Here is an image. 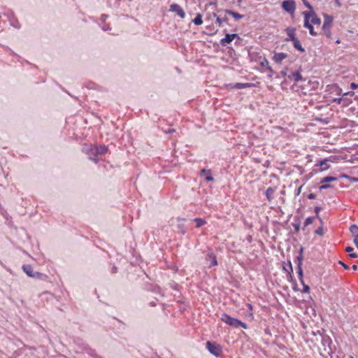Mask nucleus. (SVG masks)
I'll return each mask as SVG.
<instances>
[{"mask_svg": "<svg viewBox=\"0 0 358 358\" xmlns=\"http://www.w3.org/2000/svg\"><path fill=\"white\" fill-rule=\"evenodd\" d=\"M213 15L214 17L216 18V23L218 24L219 27H221L223 22H228V17L226 16L221 17L220 16H217L215 13H213Z\"/></svg>", "mask_w": 358, "mask_h": 358, "instance_id": "nucleus-18", "label": "nucleus"}, {"mask_svg": "<svg viewBox=\"0 0 358 358\" xmlns=\"http://www.w3.org/2000/svg\"><path fill=\"white\" fill-rule=\"evenodd\" d=\"M338 264H341L345 270L349 269V266L342 261H339Z\"/></svg>", "mask_w": 358, "mask_h": 358, "instance_id": "nucleus-37", "label": "nucleus"}, {"mask_svg": "<svg viewBox=\"0 0 358 358\" xmlns=\"http://www.w3.org/2000/svg\"><path fill=\"white\" fill-rule=\"evenodd\" d=\"M287 57V54L284 52H275L273 59L277 64H280L282 61Z\"/></svg>", "mask_w": 358, "mask_h": 358, "instance_id": "nucleus-13", "label": "nucleus"}, {"mask_svg": "<svg viewBox=\"0 0 358 358\" xmlns=\"http://www.w3.org/2000/svg\"><path fill=\"white\" fill-rule=\"evenodd\" d=\"M22 269L28 276L31 278H41V276L43 275L42 273L37 271H34L32 266L29 264L23 265Z\"/></svg>", "mask_w": 358, "mask_h": 358, "instance_id": "nucleus-5", "label": "nucleus"}, {"mask_svg": "<svg viewBox=\"0 0 358 358\" xmlns=\"http://www.w3.org/2000/svg\"><path fill=\"white\" fill-rule=\"evenodd\" d=\"M205 180L208 181V182L213 181L214 180V178L211 176V173L210 174L208 173L205 176Z\"/></svg>", "mask_w": 358, "mask_h": 358, "instance_id": "nucleus-34", "label": "nucleus"}, {"mask_svg": "<svg viewBox=\"0 0 358 358\" xmlns=\"http://www.w3.org/2000/svg\"><path fill=\"white\" fill-rule=\"evenodd\" d=\"M84 349L85 350V352L92 356V357H96V352L94 350H93L92 348H91L90 346H88L87 345H85L84 347Z\"/></svg>", "mask_w": 358, "mask_h": 358, "instance_id": "nucleus-26", "label": "nucleus"}, {"mask_svg": "<svg viewBox=\"0 0 358 358\" xmlns=\"http://www.w3.org/2000/svg\"><path fill=\"white\" fill-rule=\"evenodd\" d=\"M284 270H285V271L288 272V273H289V275L290 278H292V275H291V272H290V271H289V270L286 269V268H284Z\"/></svg>", "mask_w": 358, "mask_h": 358, "instance_id": "nucleus-48", "label": "nucleus"}, {"mask_svg": "<svg viewBox=\"0 0 358 358\" xmlns=\"http://www.w3.org/2000/svg\"><path fill=\"white\" fill-rule=\"evenodd\" d=\"M322 185L320 187V189L322 190V189H327V188H329L331 187V186L329 184H323L322 183Z\"/></svg>", "mask_w": 358, "mask_h": 358, "instance_id": "nucleus-36", "label": "nucleus"}, {"mask_svg": "<svg viewBox=\"0 0 358 358\" xmlns=\"http://www.w3.org/2000/svg\"><path fill=\"white\" fill-rule=\"evenodd\" d=\"M327 160H323L320 162V166L322 167V170H325L328 168V166L327 164Z\"/></svg>", "mask_w": 358, "mask_h": 358, "instance_id": "nucleus-32", "label": "nucleus"}, {"mask_svg": "<svg viewBox=\"0 0 358 358\" xmlns=\"http://www.w3.org/2000/svg\"><path fill=\"white\" fill-rule=\"evenodd\" d=\"M323 17H324V23L323 24L325 25V26H331L332 27V24H333V20H334V18L331 15H329L327 13H324L323 14Z\"/></svg>", "mask_w": 358, "mask_h": 358, "instance_id": "nucleus-16", "label": "nucleus"}, {"mask_svg": "<svg viewBox=\"0 0 358 358\" xmlns=\"http://www.w3.org/2000/svg\"><path fill=\"white\" fill-rule=\"evenodd\" d=\"M224 12L229 15H232L236 20H238L243 17V15L236 13L231 10H225Z\"/></svg>", "mask_w": 358, "mask_h": 358, "instance_id": "nucleus-21", "label": "nucleus"}, {"mask_svg": "<svg viewBox=\"0 0 358 358\" xmlns=\"http://www.w3.org/2000/svg\"><path fill=\"white\" fill-rule=\"evenodd\" d=\"M285 31H286V33L287 34V37L285 38V41H286V42L292 41V42L294 40L297 38L296 37V34H295L296 29H295V28L287 27L285 29Z\"/></svg>", "mask_w": 358, "mask_h": 358, "instance_id": "nucleus-12", "label": "nucleus"}, {"mask_svg": "<svg viewBox=\"0 0 358 358\" xmlns=\"http://www.w3.org/2000/svg\"><path fill=\"white\" fill-rule=\"evenodd\" d=\"M303 285V290L302 292L304 293H309L310 292V287L308 285H306L304 282L302 284Z\"/></svg>", "mask_w": 358, "mask_h": 358, "instance_id": "nucleus-33", "label": "nucleus"}, {"mask_svg": "<svg viewBox=\"0 0 358 358\" xmlns=\"http://www.w3.org/2000/svg\"><path fill=\"white\" fill-rule=\"evenodd\" d=\"M315 219V217H308L306 219L305 222H304V226H303V229L304 230L305 229V227H306L307 226L311 224L314 220Z\"/></svg>", "mask_w": 358, "mask_h": 358, "instance_id": "nucleus-28", "label": "nucleus"}, {"mask_svg": "<svg viewBox=\"0 0 358 358\" xmlns=\"http://www.w3.org/2000/svg\"><path fill=\"white\" fill-rule=\"evenodd\" d=\"M288 266H289V268L290 270V272H292V266L291 262H289Z\"/></svg>", "mask_w": 358, "mask_h": 358, "instance_id": "nucleus-44", "label": "nucleus"}, {"mask_svg": "<svg viewBox=\"0 0 358 358\" xmlns=\"http://www.w3.org/2000/svg\"><path fill=\"white\" fill-rule=\"evenodd\" d=\"M108 150L107 146L101 145L99 146H90L85 149V152L89 155V159L97 164L99 162L97 156L106 155Z\"/></svg>", "mask_w": 358, "mask_h": 358, "instance_id": "nucleus-1", "label": "nucleus"}, {"mask_svg": "<svg viewBox=\"0 0 358 358\" xmlns=\"http://www.w3.org/2000/svg\"><path fill=\"white\" fill-rule=\"evenodd\" d=\"M178 227L180 229L182 233L184 234L185 233V231L183 229V225H179Z\"/></svg>", "mask_w": 358, "mask_h": 358, "instance_id": "nucleus-43", "label": "nucleus"}, {"mask_svg": "<svg viewBox=\"0 0 358 358\" xmlns=\"http://www.w3.org/2000/svg\"><path fill=\"white\" fill-rule=\"evenodd\" d=\"M173 131H174V130H173V129H172V130L169 129V131H166V133H171V132H173Z\"/></svg>", "mask_w": 358, "mask_h": 358, "instance_id": "nucleus-55", "label": "nucleus"}, {"mask_svg": "<svg viewBox=\"0 0 358 358\" xmlns=\"http://www.w3.org/2000/svg\"><path fill=\"white\" fill-rule=\"evenodd\" d=\"M206 259V260L210 262L209 267H212V266L217 265L216 256L213 252H209L207 254Z\"/></svg>", "mask_w": 358, "mask_h": 358, "instance_id": "nucleus-14", "label": "nucleus"}, {"mask_svg": "<svg viewBox=\"0 0 358 358\" xmlns=\"http://www.w3.org/2000/svg\"><path fill=\"white\" fill-rule=\"evenodd\" d=\"M170 11L176 13L181 18H184L185 17V12L182 8L177 3H173L170 6Z\"/></svg>", "mask_w": 358, "mask_h": 358, "instance_id": "nucleus-6", "label": "nucleus"}, {"mask_svg": "<svg viewBox=\"0 0 358 358\" xmlns=\"http://www.w3.org/2000/svg\"><path fill=\"white\" fill-rule=\"evenodd\" d=\"M281 74H282L283 76H288L285 71H281Z\"/></svg>", "mask_w": 358, "mask_h": 358, "instance_id": "nucleus-50", "label": "nucleus"}, {"mask_svg": "<svg viewBox=\"0 0 358 358\" xmlns=\"http://www.w3.org/2000/svg\"><path fill=\"white\" fill-rule=\"evenodd\" d=\"M116 269H117V268H116V267H113V273L116 272Z\"/></svg>", "mask_w": 358, "mask_h": 358, "instance_id": "nucleus-56", "label": "nucleus"}, {"mask_svg": "<svg viewBox=\"0 0 358 358\" xmlns=\"http://www.w3.org/2000/svg\"><path fill=\"white\" fill-rule=\"evenodd\" d=\"M336 180H337V178H336V177L327 176V177L323 178L320 182L326 183V182H334V181H336Z\"/></svg>", "mask_w": 358, "mask_h": 358, "instance_id": "nucleus-27", "label": "nucleus"}, {"mask_svg": "<svg viewBox=\"0 0 358 358\" xmlns=\"http://www.w3.org/2000/svg\"><path fill=\"white\" fill-rule=\"evenodd\" d=\"M303 14L304 16H305V14H309V20L310 19V21H311L310 24H312V25L313 24H316V25L320 24L321 20H320V18H319L317 17V15H316V13L314 11H309V12L304 11L303 13Z\"/></svg>", "mask_w": 358, "mask_h": 358, "instance_id": "nucleus-10", "label": "nucleus"}, {"mask_svg": "<svg viewBox=\"0 0 358 358\" xmlns=\"http://www.w3.org/2000/svg\"><path fill=\"white\" fill-rule=\"evenodd\" d=\"M353 250H354V248H353L352 247H351V246H348V247H346V248H345V251H346L347 252H349V254H350L352 251H353Z\"/></svg>", "mask_w": 358, "mask_h": 358, "instance_id": "nucleus-41", "label": "nucleus"}, {"mask_svg": "<svg viewBox=\"0 0 358 358\" xmlns=\"http://www.w3.org/2000/svg\"><path fill=\"white\" fill-rule=\"evenodd\" d=\"M103 29L104 31H107V30H108V29H109V27H108V26L103 27Z\"/></svg>", "mask_w": 358, "mask_h": 358, "instance_id": "nucleus-53", "label": "nucleus"}, {"mask_svg": "<svg viewBox=\"0 0 358 358\" xmlns=\"http://www.w3.org/2000/svg\"><path fill=\"white\" fill-rule=\"evenodd\" d=\"M293 227L296 232L300 230V224H293Z\"/></svg>", "mask_w": 358, "mask_h": 358, "instance_id": "nucleus-38", "label": "nucleus"}, {"mask_svg": "<svg viewBox=\"0 0 358 358\" xmlns=\"http://www.w3.org/2000/svg\"><path fill=\"white\" fill-rule=\"evenodd\" d=\"M297 273L298 277L299 279V281L301 284H303V270H302V262H303V256L302 255H300L297 257Z\"/></svg>", "mask_w": 358, "mask_h": 358, "instance_id": "nucleus-7", "label": "nucleus"}, {"mask_svg": "<svg viewBox=\"0 0 358 358\" xmlns=\"http://www.w3.org/2000/svg\"><path fill=\"white\" fill-rule=\"evenodd\" d=\"M315 233L317 235H320V236H322L324 234V229H323V227H322V224L315 231Z\"/></svg>", "mask_w": 358, "mask_h": 358, "instance_id": "nucleus-30", "label": "nucleus"}, {"mask_svg": "<svg viewBox=\"0 0 358 358\" xmlns=\"http://www.w3.org/2000/svg\"><path fill=\"white\" fill-rule=\"evenodd\" d=\"M350 87H351V89H352V90H356V89H357V88H358V84H356V83H352L350 84Z\"/></svg>", "mask_w": 358, "mask_h": 358, "instance_id": "nucleus-39", "label": "nucleus"}, {"mask_svg": "<svg viewBox=\"0 0 358 358\" xmlns=\"http://www.w3.org/2000/svg\"><path fill=\"white\" fill-rule=\"evenodd\" d=\"M354 243L355 244V245L358 248V240H354Z\"/></svg>", "mask_w": 358, "mask_h": 358, "instance_id": "nucleus-51", "label": "nucleus"}, {"mask_svg": "<svg viewBox=\"0 0 358 358\" xmlns=\"http://www.w3.org/2000/svg\"><path fill=\"white\" fill-rule=\"evenodd\" d=\"M284 270H285V271L288 272V273H289V275L290 278H292V275H291V272H290V271H289V270L286 269V268H284Z\"/></svg>", "mask_w": 358, "mask_h": 358, "instance_id": "nucleus-49", "label": "nucleus"}, {"mask_svg": "<svg viewBox=\"0 0 358 358\" xmlns=\"http://www.w3.org/2000/svg\"><path fill=\"white\" fill-rule=\"evenodd\" d=\"M350 231L354 237V240H358V226L352 224L350 227Z\"/></svg>", "mask_w": 358, "mask_h": 358, "instance_id": "nucleus-19", "label": "nucleus"}, {"mask_svg": "<svg viewBox=\"0 0 358 358\" xmlns=\"http://www.w3.org/2000/svg\"><path fill=\"white\" fill-rule=\"evenodd\" d=\"M260 64H261V66L262 67L266 68V69L269 71L268 76L269 77H272V75L273 73V71L272 68L269 66V63H268V61L267 60V59L264 58L261 61Z\"/></svg>", "mask_w": 358, "mask_h": 358, "instance_id": "nucleus-15", "label": "nucleus"}, {"mask_svg": "<svg viewBox=\"0 0 358 358\" xmlns=\"http://www.w3.org/2000/svg\"><path fill=\"white\" fill-rule=\"evenodd\" d=\"M281 6L285 11L292 15L296 10V2L294 0H285L282 2Z\"/></svg>", "mask_w": 358, "mask_h": 358, "instance_id": "nucleus-4", "label": "nucleus"}, {"mask_svg": "<svg viewBox=\"0 0 358 358\" xmlns=\"http://www.w3.org/2000/svg\"><path fill=\"white\" fill-rule=\"evenodd\" d=\"M193 22L196 25H201L203 23L202 15L201 13H197L194 19L193 20Z\"/></svg>", "mask_w": 358, "mask_h": 358, "instance_id": "nucleus-24", "label": "nucleus"}, {"mask_svg": "<svg viewBox=\"0 0 358 358\" xmlns=\"http://www.w3.org/2000/svg\"><path fill=\"white\" fill-rule=\"evenodd\" d=\"M206 346L210 353L215 355V357H219L222 355V349L220 344H217L215 342L207 341Z\"/></svg>", "mask_w": 358, "mask_h": 358, "instance_id": "nucleus-3", "label": "nucleus"}, {"mask_svg": "<svg viewBox=\"0 0 358 358\" xmlns=\"http://www.w3.org/2000/svg\"><path fill=\"white\" fill-rule=\"evenodd\" d=\"M229 86H230V87L231 89H244V88H246V87H250L251 85L250 83H235V84H229Z\"/></svg>", "mask_w": 358, "mask_h": 358, "instance_id": "nucleus-17", "label": "nucleus"}, {"mask_svg": "<svg viewBox=\"0 0 358 358\" xmlns=\"http://www.w3.org/2000/svg\"><path fill=\"white\" fill-rule=\"evenodd\" d=\"M335 2H336V3L338 6H341V3H340L339 0H335Z\"/></svg>", "mask_w": 358, "mask_h": 358, "instance_id": "nucleus-52", "label": "nucleus"}, {"mask_svg": "<svg viewBox=\"0 0 358 358\" xmlns=\"http://www.w3.org/2000/svg\"><path fill=\"white\" fill-rule=\"evenodd\" d=\"M293 43V45L294 47L298 50L299 51H300L301 52H305V49L302 47L299 40L298 38H296L295 40H294L292 41Z\"/></svg>", "mask_w": 358, "mask_h": 358, "instance_id": "nucleus-20", "label": "nucleus"}, {"mask_svg": "<svg viewBox=\"0 0 358 358\" xmlns=\"http://www.w3.org/2000/svg\"><path fill=\"white\" fill-rule=\"evenodd\" d=\"M301 71V66H299V69L296 71L291 72V73L287 76L288 78L294 80L296 83L304 80L303 78L302 77L300 73Z\"/></svg>", "mask_w": 358, "mask_h": 358, "instance_id": "nucleus-9", "label": "nucleus"}, {"mask_svg": "<svg viewBox=\"0 0 358 358\" xmlns=\"http://www.w3.org/2000/svg\"><path fill=\"white\" fill-rule=\"evenodd\" d=\"M301 188H302V186H300V187H299V189H298V190H297V193H296V194H297V195H299V194H300L301 190Z\"/></svg>", "mask_w": 358, "mask_h": 358, "instance_id": "nucleus-45", "label": "nucleus"}, {"mask_svg": "<svg viewBox=\"0 0 358 358\" xmlns=\"http://www.w3.org/2000/svg\"><path fill=\"white\" fill-rule=\"evenodd\" d=\"M220 320L223 322L227 324L228 325H229L234 328H238L239 327H241L243 329L248 328V325L246 323H244L236 318L232 317L227 313H222L221 315Z\"/></svg>", "mask_w": 358, "mask_h": 358, "instance_id": "nucleus-2", "label": "nucleus"}, {"mask_svg": "<svg viewBox=\"0 0 358 358\" xmlns=\"http://www.w3.org/2000/svg\"><path fill=\"white\" fill-rule=\"evenodd\" d=\"M349 256H350L351 258H355V257H357V253H354V252H353V253L350 252V253L349 254Z\"/></svg>", "mask_w": 358, "mask_h": 358, "instance_id": "nucleus-42", "label": "nucleus"}, {"mask_svg": "<svg viewBox=\"0 0 358 358\" xmlns=\"http://www.w3.org/2000/svg\"><path fill=\"white\" fill-rule=\"evenodd\" d=\"M304 27L309 30V33L310 35H317V32L315 31L313 26L309 22V14H305Z\"/></svg>", "mask_w": 358, "mask_h": 358, "instance_id": "nucleus-11", "label": "nucleus"}, {"mask_svg": "<svg viewBox=\"0 0 358 358\" xmlns=\"http://www.w3.org/2000/svg\"><path fill=\"white\" fill-rule=\"evenodd\" d=\"M236 38H239L238 35L237 34H227L225 35V37L220 40V44L222 46H227V45L231 43L232 41Z\"/></svg>", "mask_w": 358, "mask_h": 358, "instance_id": "nucleus-8", "label": "nucleus"}, {"mask_svg": "<svg viewBox=\"0 0 358 358\" xmlns=\"http://www.w3.org/2000/svg\"><path fill=\"white\" fill-rule=\"evenodd\" d=\"M208 174V173H211V170L210 169H203L201 170V173H200V175L201 176H202L204 174Z\"/></svg>", "mask_w": 358, "mask_h": 358, "instance_id": "nucleus-35", "label": "nucleus"}, {"mask_svg": "<svg viewBox=\"0 0 358 358\" xmlns=\"http://www.w3.org/2000/svg\"><path fill=\"white\" fill-rule=\"evenodd\" d=\"M194 222L196 223V227H198V228L201 227H202V226H203L204 224H206V220H204L202 218H195L194 220Z\"/></svg>", "mask_w": 358, "mask_h": 358, "instance_id": "nucleus-25", "label": "nucleus"}, {"mask_svg": "<svg viewBox=\"0 0 358 358\" xmlns=\"http://www.w3.org/2000/svg\"><path fill=\"white\" fill-rule=\"evenodd\" d=\"M150 305L151 306H155V302H153V301H152V302H150Z\"/></svg>", "mask_w": 358, "mask_h": 358, "instance_id": "nucleus-54", "label": "nucleus"}, {"mask_svg": "<svg viewBox=\"0 0 358 358\" xmlns=\"http://www.w3.org/2000/svg\"><path fill=\"white\" fill-rule=\"evenodd\" d=\"M331 26H325L324 24L322 25V30L324 31V34L327 38H331Z\"/></svg>", "mask_w": 358, "mask_h": 358, "instance_id": "nucleus-23", "label": "nucleus"}, {"mask_svg": "<svg viewBox=\"0 0 358 358\" xmlns=\"http://www.w3.org/2000/svg\"><path fill=\"white\" fill-rule=\"evenodd\" d=\"M302 1H303V5L306 8H308L310 10V11H313V6L308 3V1L307 0H302Z\"/></svg>", "mask_w": 358, "mask_h": 358, "instance_id": "nucleus-31", "label": "nucleus"}, {"mask_svg": "<svg viewBox=\"0 0 358 358\" xmlns=\"http://www.w3.org/2000/svg\"><path fill=\"white\" fill-rule=\"evenodd\" d=\"M352 268L354 270V271H357V266L354 264L352 266Z\"/></svg>", "mask_w": 358, "mask_h": 358, "instance_id": "nucleus-46", "label": "nucleus"}, {"mask_svg": "<svg viewBox=\"0 0 358 358\" xmlns=\"http://www.w3.org/2000/svg\"><path fill=\"white\" fill-rule=\"evenodd\" d=\"M308 198L309 199H315L316 198V195L313 193H310L308 195Z\"/></svg>", "mask_w": 358, "mask_h": 358, "instance_id": "nucleus-40", "label": "nucleus"}, {"mask_svg": "<svg viewBox=\"0 0 358 358\" xmlns=\"http://www.w3.org/2000/svg\"><path fill=\"white\" fill-rule=\"evenodd\" d=\"M352 358H353V357H352Z\"/></svg>", "mask_w": 358, "mask_h": 358, "instance_id": "nucleus-58", "label": "nucleus"}, {"mask_svg": "<svg viewBox=\"0 0 358 358\" xmlns=\"http://www.w3.org/2000/svg\"><path fill=\"white\" fill-rule=\"evenodd\" d=\"M322 210V208H321V207H320V206H316V207H315V209H314V211H315V217L318 218V219L320 220V222H321L322 224H323V222H322V219H321V218L320 217V216H319V213H320V210Z\"/></svg>", "mask_w": 358, "mask_h": 358, "instance_id": "nucleus-29", "label": "nucleus"}, {"mask_svg": "<svg viewBox=\"0 0 358 358\" xmlns=\"http://www.w3.org/2000/svg\"><path fill=\"white\" fill-rule=\"evenodd\" d=\"M238 1V6L241 5V3L242 2V0H237Z\"/></svg>", "mask_w": 358, "mask_h": 358, "instance_id": "nucleus-57", "label": "nucleus"}, {"mask_svg": "<svg viewBox=\"0 0 358 358\" xmlns=\"http://www.w3.org/2000/svg\"><path fill=\"white\" fill-rule=\"evenodd\" d=\"M274 192H275L274 189L272 187H268L266 189V190L265 192V195H266L267 199L268 200V201H271L273 199V195L274 194Z\"/></svg>", "mask_w": 358, "mask_h": 358, "instance_id": "nucleus-22", "label": "nucleus"}, {"mask_svg": "<svg viewBox=\"0 0 358 358\" xmlns=\"http://www.w3.org/2000/svg\"><path fill=\"white\" fill-rule=\"evenodd\" d=\"M284 270H285V271L288 272V273H289V275L290 278H292V275H291V272H290V271H289V270L286 269V268H284Z\"/></svg>", "mask_w": 358, "mask_h": 358, "instance_id": "nucleus-47", "label": "nucleus"}]
</instances>
